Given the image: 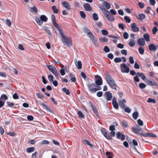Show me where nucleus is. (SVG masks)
Here are the masks:
<instances>
[{
  "label": "nucleus",
  "mask_w": 158,
  "mask_h": 158,
  "mask_svg": "<svg viewBox=\"0 0 158 158\" xmlns=\"http://www.w3.org/2000/svg\"><path fill=\"white\" fill-rule=\"evenodd\" d=\"M123 37L125 39H127L128 38L129 35L128 34L127 32H124L123 33Z\"/></svg>",
  "instance_id": "obj_45"
},
{
  "label": "nucleus",
  "mask_w": 158,
  "mask_h": 158,
  "mask_svg": "<svg viewBox=\"0 0 158 158\" xmlns=\"http://www.w3.org/2000/svg\"><path fill=\"white\" fill-rule=\"evenodd\" d=\"M122 125L124 127L126 128L128 126V124L127 122L125 121H122Z\"/></svg>",
  "instance_id": "obj_52"
},
{
  "label": "nucleus",
  "mask_w": 158,
  "mask_h": 158,
  "mask_svg": "<svg viewBox=\"0 0 158 158\" xmlns=\"http://www.w3.org/2000/svg\"><path fill=\"white\" fill-rule=\"evenodd\" d=\"M6 24L8 27H10L11 25V23L10 20L9 19H7L6 21Z\"/></svg>",
  "instance_id": "obj_42"
},
{
  "label": "nucleus",
  "mask_w": 158,
  "mask_h": 158,
  "mask_svg": "<svg viewBox=\"0 0 158 158\" xmlns=\"http://www.w3.org/2000/svg\"><path fill=\"white\" fill-rule=\"evenodd\" d=\"M52 9L53 10V12L55 13H57L58 12V10L56 8L55 6H52Z\"/></svg>",
  "instance_id": "obj_40"
},
{
  "label": "nucleus",
  "mask_w": 158,
  "mask_h": 158,
  "mask_svg": "<svg viewBox=\"0 0 158 158\" xmlns=\"http://www.w3.org/2000/svg\"><path fill=\"white\" fill-rule=\"evenodd\" d=\"M137 44L140 46H143L145 44V40L143 38H139L137 40Z\"/></svg>",
  "instance_id": "obj_12"
},
{
  "label": "nucleus",
  "mask_w": 158,
  "mask_h": 158,
  "mask_svg": "<svg viewBox=\"0 0 158 158\" xmlns=\"http://www.w3.org/2000/svg\"><path fill=\"white\" fill-rule=\"evenodd\" d=\"M138 51L139 53L141 55H143L144 53V50L142 47H139L138 48Z\"/></svg>",
  "instance_id": "obj_35"
},
{
  "label": "nucleus",
  "mask_w": 158,
  "mask_h": 158,
  "mask_svg": "<svg viewBox=\"0 0 158 158\" xmlns=\"http://www.w3.org/2000/svg\"><path fill=\"white\" fill-rule=\"evenodd\" d=\"M91 107L93 110L94 113L96 114V116L98 117L99 118V114L98 112L97 109L96 108L95 106H94L92 103L90 104Z\"/></svg>",
  "instance_id": "obj_17"
},
{
  "label": "nucleus",
  "mask_w": 158,
  "mask_h": 158,
  "mask_svg": "<svg viewBox=\"0 0 158 158\" xmlns=\"http://www.w3.org/2000/svg\"><path fill=\"white\" fill-rule=\"evenodd\" d=\"M137 76H135L134 78V80L137 82H138L139 81V77H140L141 79L144 81L146 80V77L142 73L138 72L136 73Z\"/></svg>",
  "instance_id": "obj_6"
},
{
  "label": "nucleus",
  "mask_w": 158,
  "mask_h": 158,
  "mask_svg": "<svg viewBox=\"0 0 158 158\" xmlns=\"http://www.w3.org/2000/svg\"><path fill=\"white\" fill-rule=\"evenodd\" d=\"M106 80L110 87L114 90L117 89V85L109 73L106 71L105 74Z\"/></svg>",
  "instance_id": "obj_1"
},
{
  "label": "nucleus",
  "mask_w": 158,
  "mask_h": 158,
  "mask_svg": "<svg viewBox=\"0 0 158 158\" xmlns=\"http://www.w3.org/2000/svg\"><path fill=\"white\" fill-rule=\"evenodd\" d=\"M40 104L44 107L46 110H49V107L44 102H41Z\"/></svg>",
  "instance_id": "obj_41"
},
{
  "label": "nucleus",
  "mask_w": 158,
  "mask_h": 158,
  "mask_svg": "<svg viewBox=\"0 0 158 158\" xmlns=\"http://www.w3.org/2000/svg\"><path fill=\"white\" fill-rule=\"evenodd\" d=\"M82 141L85 144H87V145L89 146L92 148H93V145L91 144L90 143V142L88 140L85 139H84L82 140Z\"/></svg>",
  "instance_id": "obj_24"
},
{
  "label": "nucleus",
  "mask_w": 158,
  "mask_h": 158,
  "mask_svg": "<svg viewBox=\"0 0 158 158\" xmlns=\"http://www.w3.org/2000/svg\"><path fill=\"white\" fill-rule=\"evenodd\" d=\"M131 29L134 32H136L139 31V28L137 26L136 24L133 23L131 24Z\"/></svg>",
  "instance_id": "obj_15"
},
{
  "label": "nucleus",
  "mask_w": 158,
  "mask_h": 158,
  "mask_svg": "<svg viewBox=\"0 0 158 158\" xmlns=\"http://www.w3.org/2000/svg\"><path fill=\"white\" fill-rule=\"evenodd\" d=\"M112 103L114 107L116 110H118L119 108L118 104L116 98L114 97L113 99Z\"/></svg>",
  "instance_id": "obj_13"
},
{
  "label": "nucleus",
  "mask_w": 158,
  "mask_h": 158,
  "mask_svg": "<svg viewBox=\"0 0 158 158\" xmlns=\"http://www.w3.org/2000/svg\"><path fill=\"white\" fill-rule=\"evenodd\" d=\"M5 102L0 99V108L2 107L5 105Z\"/></svg>",
  "instance_id": "obj_60"
},
{
  "label": "nucleus",
  "mask_w": 158,
  "mask_h": 158,
  "mask_svg": "<svg viewBox=\"0 0 158 158\" xmlns=\"http://www.w3.org/2000/svg\"><path fill=\"white\" fill-rule=\"evenodd\" d=\"M80 13L81 18L83 19H85L86 18V15L83 11H80Z\"/></svg>",
  "instance_id": "obj_38"
},
{
  "label": "nucleus",
  "mask_w": 158,
  "mask_h": 158,
  "mask_svg": "<svg viewBox=\"0 0 158 158\" xmlns=\"http://www.w3.org/2000/svg\"><path fill=\"white\" fill-rule=\"evenodd\" d=\"M103 3L106 9H109L110 8L111 6L110 4L108 3L107 1H104Z\"/></svg>",
  "instance_id": "obj_32"
},
{
  "label": "nucleus",
  "mask_w": 158,
  "mask_h": 158,
  "mask_svg": "<svg viewBox=\"0 0 158 158\" xmlns=\"http://www.w3.org/2000/svg\"><path fill=\"white\" fill-rule=\"evenodd\" d=\"M51 19H52V22L54 26L55 27L57 28L58 30L62 28V27H60L58 24L56 23V18L55 16L54 15H52L51 16Z\"/></svg>",
  "instance_id": "obj_10"
},
{
  "label": "nucleus",
  "mask_w": 158,
  "mask_h": 158,
  "mask_svg": "<svg viewBox=\"0 0 158 158\" xmlns=\"http://www.w3.org/2000/svg\"><path fill=\"white\" fill-rule=\"evenodd\" d=\"M35 21L37 24L40 26H41L43 24V22L41 21L40 19L38 17H36Z\"/></svg>",
  "instance_id": "obj_25"
},
{
  "label": "nucleus",
  "mask_w": 158,
  "mask_h": 158,
  "mask_svg": "<svg viewBox=\"0 0 158 158\" xmlns=\"http://www.w3.org/2000/svg\"><path fill=\"white\" fill-rule=\"evenodd\" d=\"M122 61L120 57H116L114 59V61L115 63H119Z\"/></svg>",
  "instance_id": "obj_50"
},
{
  "label": "nucleus",
  "mask_w": 158,
  "mask_h": 158,
  "mask_svg": "<svg viewBox=\"0 0 158 158\" xmlns=\"http://www.w3.org/2000/svg\"><path fill=\"white\" fill-rule=\"evenodd\" d=\"M104 136L106 139L109 140L112 139V137L107 132L106 133V134H105V135H104Z\"/></svg>",
  "instance_id": "obj_36"
},
{
  "label": "nucleus",
  "mask_w": 158,
  "mask_h": 158,
  "mask_svg": "<svg viewBox=\"0 0 158 158\" xmlns=\"http://www.w3.org/2000/svg\"><path fill=\"white\" fill-rule=\"evenodd\" d=\"M116 137L118 139H120L122 141L124 140L125 139V135L119 132H117Z\"/></svg>",
  "instance_id": "obj_14"
},
{
  "label": "nucleus",
  "mask_w": 158,
  "mask_h": 158,
  "mask_svg": "<svg viewBox=\"0 0 158 158\" xmlns=\"http://www.w3.org/2000/svg\"><path fill=\"white\" fill-rule=\"evenodd\" d=\"M139 19L141 21H142L145 17V15L144 14H141L139 15Z\"/></svg>",
  "instance_id": "obj_37"
},
{
  "label": "nucleus",
  "mask_w": 158,
  "mask_h": 158,
  "mask_svg": "<svg viewBox=\"0 0 158 158\" xmlns=\"http://www.w3.org/2000/svg\"><path fill=\"white\" fill-rule=\"evenodd\" d=\"M65 71H67L66 69H60V72L62 76H64L65 74Z\"/></svg>",
  "instance_id": "obj_44"
},
{
  "label": "nucleus",
  "mask_w": 158,
  "mask_h": 158,
  "mask_svg": "<svg viewBox=\"0 0 158 158\" xmlns=\"http://www.w3.org/2000/svg\"><path fill=\"white\" fill-rule=\"evenodd\" d=\"M130 41L129 43V45L131 47H133L135 44V41L132 39H130Z\"/></svg>",
  "instance_id": "obj_26"
},
{
  "label": "nucleus",
  "mask_w": 158,
  "mask_h": 158,
  "mask_svg": "<svg viewBox=\"0 0 158 158\" xmlns=\"http://www.w3.org/2000/svg\"><path fill=\"white\" fill-rule=\"evenodd\" d=\"M147 102L148 103L152 102L153 103H155L156 101L154 99L149 98L147 100Z\"/></svg>",
  "instance_id": "obj_39"
},
{
  "label": "nucleus",
  "mask_w": 158,
  "mask_h": 158,
  "mask_svg": "<svg viewBox=\"0 0 158 158\" xmlns=\"http://www.w3.org/2000/svg\"><path fill=\"white\" fill-rule=\"evenodd\" d=\"M27 119L28 120L31 121L33 120L34 119V117L32 115H28L27 116Z\"/></svg>",
  "instance_id": "obj_62"
},
{
  "label": "nucleus",
  "mask_w": 158,
  "mask_h": 158,
  "mask_svg": "<svg viewBox=\"0 0 158 158\" xmlns=\"http://www.w3.org/2000/svg\"><path fill=\"white\" fill-rule=\"evenodd\" d=\"M103 96L107 101L111 100L113 98L112 93L108 91L106 92L104 94Z\"/></svg>",
  "instance_id": "obj_9"
},
{
  "label": "nucleus",
  "mask_w": 158,
  "mask_h": 158,
  "mask_svg": "<svg viewBox=\"0 0 158 158\" xmlns=\"http://www.w3.org/2000/svg\"><path fill=\"white\" fill-rule=\"evenodd\" d=\"M62 91L64 92L67 95H69L70 94V92L69 90L65 88H63L62 89Z\"/></svg>",
  "instance_id": "obj_28"
},
{
  "label": "nucleus",
  "mask_w": 158,
  "mask_h": 158,
  "mask_svg": "<svg viewBox=\"0 0 158 158\" xmlns=\"http://www.w3.org/2000/svg\"><path fill=\"white\" fill-rule=\"evenodd\" d=\"M118 27L119 28L123 30H124L125 29L124 24L122 23H119L118 24Z\"/></svg>",
  "instance_id": "obj_46"
},
{
  "label": "nucleus",
  "mask_w": 158,
  "mask_h": 158,
  "mask_svg": "<svg viewBox=\"0 0 158 158\" xmlns=\"http://www.w3.org/2000/svg\"><path fill=\"white\" fill-rule=\"evenodd\" d=\"M104 51L106 52H108L110 51L109 48L107 46H105L104 48Z\"/></svg>",
  "instance_id": "obj_57"
},
{
  "label": "nucleus",
  "mask_w": 158,
  "mask_h": 158,
  "mask_svg": "<svg viewBox=\"0 0 158 158\" xmlns=\"http://www.w3.org/2000/svg\"><path fill=\"white\" fill-rule=\"evenodd\" d=\"M44 30L47 32V33L49 35L51 36H52V35L50 30L48 29V28L45 27L44 28Z\"/></svg>",
  "instance_id": "obj_47"
},
{
  "label": "nucleus",
  "mask_w": 158,
  "mask_h": 158,
  "mask_svg": "<svg viewBox=\"0 0 158 158\" xmlns=\"http://www.w3.org/2000/svg\"><path fill=\"white\" fill-rule=\"evenodd\" d=\"M35 148L33 147H31L27 148L26 151L28 153L32 152L35 151Z\"/></svg>",
  "instance_id": "obj_34"
},
{
  "label": "nucleus",
  "mask_w": 158,
  "mask_h": 158,
  "mask_svg": "<svg viewBox=\"0 0 158 158\" xmlns=\"http://www.w3.org/2000/svg\"><path fill=\"white\" fill-rule=\"evenodd\" d=\"M132 129L133 132L137 134H139V131H143V130L138 125L136 126V127H133L132 128Z\"/></svg>",
  "instance_id": "obj_11"
},
{
  "label": "nucleus",
  "mask_w": 158,
  "mask_h": 158,
  "mask_svg": "<svg viewBox=\"0 0 158 158\" xmlns=\"http://www.w3.org/2000/svg\"><path fill=\"white\" fill-rule=\"evenodd\" d=\"M86 86L88 90L91 93H93L101 89V87L97 86L94 83H88Z\"/></svg>",
  "instance_id": "obj_3"
},
{
  "label": "nucleus",
  "mask_w": 158,
  "mask_h": 158,
  "mask_svg": "<svg viewBox=\"0 0 158 158\" xmlns=\"http://www.w3.org/2000/svg\"><path fill=\"white\" fill-rule=\"evenodd\" d=\"M138 115L139 113L137 111L135 112L132 114L133 118L135 120H136L137 118Z\"/></svg>",
  "instance_id": "obj_27"
},
{
  "label": "nucleus",
  "mask_w": 158,
  "mask_h": 158,
  "mask_svg": "<svg viewBox=\"0 0 158 158\" xmlns=\"http://www.w3.org/2000/svg\"><path fill=\"white\" fill-rule=\"evenodd\" d=\"M6 102L8 106L10 107H13L14 105V104L13 102H11L9 101H7Z\"/></svg>",
  "instance_id": "obj_51"
},
{
  "label": "nucleus",
  "mask_w": 158,
  "mask_h": 158,
  "mask_svg": "<svg viewBox=\"0 0 158 158\" xmlns=\"http://www.w3.org/2000/svg\"><path fill=\"white\" fill-rule=\"evenodd\" d=\"M124 111H125V112H126L128 113H130L131 111V109L130 108H129L128 107H127L126 108H125L124 109Z\"/></svg>",
  "instance_id": "obj_58"
},
{
  "label": "nucleus",
  "mask_w": 158,
  "mask_h": 158,
  "mask_svg": "<svg viewBox=\"0 0 158 158\" xmlns=\"http://www.w3.org/2000/svg\"><path fill=\"white\" fill-rule=\"evenodd\" d=\"M124 20L128 23H130L131 22V20L129 16H125L124 18Z\"/></svg>",
  "instance_id": "obj_49"
},
{
  "label": "nucleus",
  "mask_w": 158,
  "mask_h": 158,
  "mask_svg": "<svg viewBox=\"0 0 158 158\" xmlns=\"http://www.w3.org/2000/svg\"><path fill=\"white\" fill-rule=\"evenodd\" d=\"M104 16L108 21L113 22L114 21L115 18L114 17L111 15H109V11L106 10L105 9H101Z\"/></svg>",
  "instance_id": "obj_4"
},
{
  "label": "nucleus",
  "mask_w": 158,
  "mask_h": 158,
  "mask_svg": "<svg viewBox=\"0 0 158 158\" xmlns=\"http://www.w3.org/2000/svg\"><path fill=\"white\" fill-rule=\"evenodd\" d=\"M148 48L150 51H155L156 50V47L153 44H151L148 46Z\"/></svg>",
  "instance_id": "obj_20"
},
{
  "label": "nucleus",
  "mask_w": 158,
  "mask_h": 158,
  "mask_svg": "<svg viewBox=\"0 0 158 158\" xmlns=\"http://www.w3.org/2000/svg\"><path fill=\"white\" fill-rule=\"evenodd\" d=\"M83 31L84 33L87 34L88 35L89 34L91 35V33H92L88 29L85 27L84 28Z\"/></svg>",
  "instance_id": "obj_31"
},
{
  "label": "nucleus",
  "mask_w": 158,
  "mask_h": 158,
  "mask_svg": "<svg viewBox=\"0 0 158 158\" xmlns=\"http://www.w3.org/2000/svg\"><path fill=\"white\" fill-rule=\"evenodd\" d=\"M93 17L94 20L97 21L98 19L97 14L94 13L93 14Z\"/></svg>",
  "instance_id": "obj_43"
},
{
  "label": "nucleus",
  "mask_w": 158,
  "mask_h": 158,
  "mask_svg": "<svg viewBox=\"0 0 158 158\" xmlns=\"http://www.w3.org/2000/svg\"><path fill=\"white\" fill-rule=\"evenodd\" d=\"M95 83L96 85L97 86L101 85L102 84V80L101 77L98 75L95 76Z\"/></svg>",
  "instance_id": "obj_8"
},
{
  "label": "nucleus",
  "mask_w": 158,
  "mask_h": 158,
  "mask_svg": "<svg viewBox=\"0 0 158 158\" xmlns=\"http://www.w3.org/2000/svg\"><path fill=\"white\" fill-rule=\"evenodd\" d=\"M143 39L147 42H148L150 41V35L148 33H144L143 35Z\"/></svg>",
  "instance_id": "obj_21"
},
{
  "label": "nucleus",
  "mask_w": 158,
  "mask_h": 158,
  "mask_svg": "<svg viewBox=\"0 0 158 158\" xmlns=\"http://www.w3.org/2000/svg\"><path fill=\"white\" fill-rule=\"evenodd\" d=\"M107 57L110 59H112L113 58L114 56L113 54L111 53H110L107 55Z\"/></svg>",
  "instance_id": "obj_64"
},
{
  "label": "nucleus",
  "mask_w": 158,
  "mask_h": 158,
  "mask_svg": "<svg viewBox=\"0 0 158 158\" xmlns=\"http://www.w3.org/2000/svg\"><path fill=\"white\" fill-rule=\"evenodd\" d=\"M41 21L43 22H46L48 20V18L44 15H42L40 17Z\"/></svg>",
  "instance_id": "obj_22"
},
{
  "label": "nucleus",
  "mask_w": 158,
  "mask_h": 158,
  "mask_svg": "<svg viewBox=\"0 0 158 158\" xmlns=\"http://www.w3.org/2000/svg\"><path fill=\"white\" fill-rule=\"evenodd\" d=\"M101 32L102 35H107L108 34V31L106 30H102Z\"/></svg>",
  "instance_id": "obj_59"
},
{
  "label": "nucleus",
  "mask_w": 158,
  "mask_h": 158,
  "mask_svg": "<svg viewBox=\"0 0 158 158\" xmlns=\"http://www.w3.org/2000/svg\"><path fill=\"white\" fill-rule=\"evenodd\" d=\"M145 61L147 64V65L148 67H150L151 65V61L149 58H146L145 59Z\"/></svg>",
  "instance_id": "obj_29"
},
{
  "label": "nucleus",
  "mask_w": 158,
  "mask_h": 158,
  "mask_svg": "<svg viewBox=\"0 0 158 158\" xmlns=\"http://www.w3.org/2000/svg\"><path fill=\"white\" fill-rule=\"evenodd\" d=\"M48 78L50 82H52L53 81V76L52 75H48Z\"/></svg>",
  "instance_id": "obj_55"
},
{
  "label": "nucleus",
  "mask_w": 158,
  "mask_h": 158,
  "mask_svg": "<svg viewBox=\"0 0 158 158\" xmlns=\"http://www.w3.org/2000/svg\"><path fill=\"white\" fill-rule=\"evenodd\" d=\"M8 99V97L6 94H2L0 97V99L5 101Z\"/></svg>",
  "instance_id": "obj_23"
},
{
  "label": "nucleus",
  "mask_w": 158,
  "mask_h": 158,
  "mask_svg": "<svg viewBox=\"0 0 158 158\" xmlns=\"http://www.w3.org/2000/svg\"><path fill=\"white\" fill-rule=\"evenodd\" d=\"M119 105L121 107L122 109H124V108H125V105L123 102H120Z\"/></svg>",
  "instance_id": "obj_61"
},
{
  "label": "nucleus",
  "mask_w": 158,
  "mask_h": 158,
  "mask_svg": "<svg viewBox=\"0 0 158 158\" xmlns=\"http://www.w3.org/2000/svg\"><path fill=\"white\" fill-rule=\"evenodd\" d=\"M138 124L140 126H142L143 125V121L140 119H139L137 120Z\"/></svg>",
  "instance_id": "obj_63"
},
{
  "label": "nucleus",
  "mask_w": 158,
  "mask_h": 158,
  "mask_svg": "<svg viewBox=\"0 0 158 158\" xmlns=\"http://www.w3.org/2000/svg\"><path fill=\"white\" fill-rule=\"evenodd\" d=\"M47 67L49 71L55 76L56 79H59V74L56 67L52 65H47Z\"/></svg>",
  "instance_id": "obj_5"
},
{
  "label": "nucleus",
  "mask_w": 158,
  "mask_h": 158,
  "mask_svg": "<svg viewBox=\"0 0 158 158\" xmlns=\"http://www.w3.org/2000/svg\"><path fill=\"white\" fill-rule=\"evenodd\" d=\"M76 65L78 69H81L82 68V65L81 63V61L80 60H79L77 62V64Z\"/></svg>",
  "instance_id": "obj_33"
},
{
  "label": "nucleus",
  "mask_w": 158,
  "mask_h": 158,
  "mask_svg": "<svg viewBox=\"0 0 158 158\" xmlns=\"http://www.w3.org/2000/svg\"><path fill=\"white\" fill-rule=\"evenodd\" d=\"M158 31V29L156 27H154L152 29V33L153 34H155Z\"/></svg>",
  "instance_id": "obj_56"
},
{
  "label": "nucleus",
  "mask_w": 158,
  "mask_h": 158,
  "mask_svg": "<svg viewBox=\"0 0 158 158\" xmlns=\"http://www.w3.org/2000/svg\"><path fill=\"white\" fill-rule=\"evenodd\" d=\"M120 67L122 72L123 73H128L129 72V68L125 64H121L120 65Z\"/></svg>",
  "instance_id": "obj_7"
},
{
  "label": "nucleus",
  "mask_w": 158,
  "mask_h": 158,
  "mask_svg": "<svg viewBox=\"0 0 158 158\" xmlns=\"http://www.w3.org/2000/svg\"><path fill=\"white\" fill-rule=\"evenodd\" d=\"M62 5L67 10H69L71 8L69 3L66 1H64L61 3Z\"/></svg>",
  "instance_id": "obj_18"
},
{
  "label": "nucleus",
  "mask_w": 158,
  "mask_h": 158,
  "mask_svg": "<svg viewBox=\"0 0 158 158\" xmlns=\"http://www.w3.org/2000/svg\"><path fill=\"white\" fill-rule=\"evenodd\" d=\"M63 31L62 28L58 30L59 33L62 37L61 40L63 43L64 45L68 47L71 46L72 45L71 41L68 37L64 35Z\"/></svg>",
  "instance_id": "obj_2"
},
{
  "label": "nucleus",
  "mask_w": 158,
  "mask_h": 158,
  "mask_svg": "<svg viewBox=\"0 0 158 158\" xmlns=\"http://www.w3.org/2000/svg\"><path fill=\"white\" fill-rule=\"evenodd\" d=\"M139 87L141 89H143L144 88L146 87V85L143 83H140L139 85Z\"/></svg>",
  "instance_id": "obj_48"
},
{
  "label": "nucleus",
  "mask_w": 158,
  "mask_h": 158,
  "mask_svg": "<svg viewBox=\"0 0 158 158\" xmlns=\"http://www.w3.org/2000/svg\"><path fill=\"white\" fill-rule=\"evenodd\" d=\"M83 7L85 10L88 11H91L92 9L90 6V4L89 3H86L84 4Z\"/></svg>",
  "instance_id": "obj_16"
},
{
  "label": "nucleus",
  "mask_w": 158,
  "mask_h": 158,
  "mask_svg": "<svg viewBox=\"0 0 158 158\" xmlns=\"http://www.w3.org/2000/svg\"><path fill=\"white\" fill-rule=\"evenodd\" d=\"M77 115L78 117L79 118H84L85 117L84 114L81 111H78L77 112Z\"/></svg>",
  "instance_id": "obj_30"
},
{
  "label": "nucleus",
  "mask_w": 158,
  "mask_h": 158,
  "mask_svg": "<svg viewBox=\"0 0 158 158\" xmlns=\"http://www.w3.org/2000/svg\"><path fill=\"white\" fill-rule=\"evenodd\" d=\"M16 134L15 133L14 131L12 132H9L7 133V134L9 135L10 136H15V134Z\"/></svg>",
  "instance_id": "obj_53"
},
{
  "label": "nucleus",
  "mask_w": 158,
  "mask_h": 158,
  "mask_svg": "<svg viewBox=\"0 0 158 158\" xmlns=\"http://www.w3.org/2000/svg\"><path fill=\"white\" fill-rule=\"evenodd\" d=\"M0 76L4 78H6L7 76L5 72H0Z\"/></svg>",
  "instance_id": "obj_54"
},
{
  "label": "nucleus",
  "mask_w": 158,
  "mask_h": 158,
  "mask_svg": "<svg viewBox=\"0 0 158 158\" xmlns=\"http://www.w3.org/2000/svg\"><path fill=\"white\" fill-rule=\"evenodd\" d=\"M145 82L147 83V84L149 85L153 86L155 85V82L154 81H151V80H148L146 79Z\"/></svg>",
  "instance_id": "obj_19"
}]
</instances>
